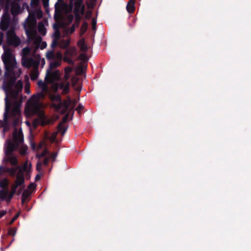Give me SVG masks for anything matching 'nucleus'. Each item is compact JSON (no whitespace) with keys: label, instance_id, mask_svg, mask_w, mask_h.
I'll return each mask as SVG.
<instances>
[{"label":"nucleus","instance_id":"1","mask_svg":"<svg viewBox=\"0 0 251 251\" xmlns=\"http://www.w3.org/2000/svg\"><path fill=\"white\" fill-rule=\"evenodd\" d=\"M2 59L5 68L3 89L9 92L12 99L16 100L19 93L23 89V85L21 80L16 83V76L14 72L16 67V59L10 50L4 51L2 55Z\"/></svg>","mask_w":251,"mask_h":251},{"label":"nucleus","instance_id":"2","mask_svg":"<svg viewBox=\"0 0 251 251\" xmlns=\"http://www.w3.org/2000/svg\"><path fill=\"white\" fill-rule=\"evenodd\" d=\"M36 13L37 17H41L42 15V11L38 9L35 10L33 12H29V21L28 27L25 26V33L27 36V40L28 43L34 40V43L39 46L42 41V38L40 36H37V31L35 28V25L36 23L35 14Z\"/></svg>","mask_w":251,"mask_h":251},{"label":"nucleus","instance_id":"3","mask_svg":"<svg viewBox=\"0 0 251 251\" xmlns=\"http://www.w3.org/2000/svg\"><path fill=\"white\" fill-rule=\"evenodd\" d=\"M45 92L41 91L36 95H33L25 106V112L26 116H31L39 113V101L44 99Z\"/></svg>","mask_w":251,"mask_h":251},{"label":"nucleus","instance_id":"4","mask_svg":"<svg viewBox=\"0 0 251 251\" xmlns=\"http://www.w3.org/2000/svg\"><path fill=\"white\" fill-rule=\"evenodd\" d=\"M6 36L7 42L9 45L18 47L21 44V39L16 36L14 27H12L7 31Z\"/></svg>","mask_w":251,"mask_h":251},{"label":"nucleus","instance_id":"5","mask_svg":"<svg viewBox=\"0 0 251 251\" xmlns=\"http://www.w3.org/2000/svg\"><path fill=\"white\" fill-rule=\"evenodd\" d=\"M60 74L58 71L51 72L50 70L47 71L45 81L48 84L52 83L59 80Z\"/></svg>","mask_w":251,"mask_h":251},{"label":"nucleus","instance_id":"6","mask_svg":"<svg viewBox=\"0 0 251 251\" xmlns=\"http://www.w3.org/2000/svg\"><path fill=\"white\" fill-rule=\"evenodd\" d=\"M10 110V104L8 105L6 101L5 109L3 115V121L0 120V127H3L4 131H6L8 126L9 113Z\"/></svg>","mask_w":251,"mask_h":251},{"label":"nucleus","instance_id":"7","mask_svg":"<svg viewBox=\"0 0 251 251\" xmlns=\"http://www.w3.org/2000/svg\"><path fill=\"white\" fill-rule=\"evenodd\" d=\"M83 0H75L74 5V13L75 15H78V13H81L83 15L85 12V5L83 4Z\"/></svg>","mask_w":251,"mask_h":251},{"label":"nucleus","instance_id":"8","mask_svg":"<svg viewBox=\"0 0 251 251\" xmlns=\"http://www.w3.org/2000/svg\"><path fill=\"white\" fill-rule=\"evenodd\" d=\"M70 102L67 100L61 101L57 104H53V106L57 110H60L62 114H65L67 112L69 107Z\"/></svg>","mask_w":251,"mask_h":251},{"label":"nucleus","instance_id":"9","mask_svg":"<svg viewBox=\"0 0 251 251\" xmlns=\"http://www.w3.org/2000/svg\"><path fill=\"white\" fill-rule=\"evenodd\" d=\"M69 118V114H66L62 118V121L59 122L57 126V128L58 131H59L62 135H64L66 130H67L68 126H66L64 124L67 122Z\"/></svg>","mask_w":251,"mask_h":251},{"label":"nucleus","instance_id":"10","mask_svg":"<svg viewBox=\"0 0 251 251\" xmlns=\"http://www.w3.org/2000/svg\"><path fill=\"white\" fill-rule=\"evenodd\" d=\"M10 18L9 15H4L1 20L0 28L3 30H6L9 26Z\"/></svg>","mask_w":251,"mask_h":251},{"label":"nucleus","instance_id":"11","mask_svg":"<svg viewBox=\"0 0 251 251\" xmlns=\"http://www.w3.org/2000/svg\"><path fill=\"white\" fill-rule=\"evenodd\" d=\"M13 139L14 142L19 144L22 143L24 141V137L21 130L17 132V129L13 132Z\"/></svg>","mask_w":251,"mask_h":251},{"label":"nucleus","instance_id":"12","mask_svg":"<svg viewBox=\"0 0 251 251\" xmlns=\"http://www.w3.org/2000/svg\"><path fill=\"white\" fill-rule=\"evenodd\" d=\"M15 182H16L17 184H18V185H19L20 186L25 185L24 174L22 172L21 169H20L19 171L17 174L16 179L15 180Z\"/></svg>","mask_w":251,"mask_h":251},{"label":"nucleus","instance_id":"13","mask_svg":"<svg viewBox=\"0 0 251 251\" xmlns=\"http://www.w3.org/2000/svg\"><path fill=\"white\" fill-rule=\"evenodd\" d=\"M9 113V117L11 118L13 117H20V110L18 106H15Z\"/></svg>","mask_w":251,"mask_h":251},{"label":"nucleus","instance_id":"14","mask_svg":"<svg viewBox=\"0 0 251 251\" xmlns=\"http://www.w3.org/2000/svg\"><path fill=\"white\" fill-rule=\"evenodd\" d=\"M135 0H130L126 5V10L129 13H132L135 11Z\"/></svg>","mask_w":251,"mask_h":251},{"label":"nucleus","instance_id":"15","mask_svg":"<svg viewBox=\"0 0 251 251\" xmlns=\"http://www.w3.org/2000/svg\"><path fill=\"white\" fill-rule=\"evenodd\" d=\"M31 167V164L30 163L29 164H28V162L26 161L24 163L23 168H21L22 172L24 173L25 172L26 176H27V175H29V173L30 172Z\"/></svg>","mask_w":251,"mask_h":251},{"label":"nucleus","instance_id":"16","mask_svg":"<svg viewBox=\"0 0 251 251\" xmlns=\"http://www.w3.org/2000/svg\"><path fill=\"white\" fill-rule=\"evenodd\" d=\"M20 169H21V168L19 166H16L14 167L7 168V172H8L11 176H15L17 174L18 170L19 172Z\"/></svg>","mask_w":251,"mask_h":251},{"label":"nucleus","instance_id":"17","mask_svg":"<svg viewBox=\"0 0 251 251\" xmlns=\"http://www.w3.org/2000/svg\"><path fill=\"white\" fill-rule=\"evenodd\" d=\"M78 46L82 51H86L88 50L87 45L85 43L84 39H80L77 43Z\"/></svg>","mask_w":251,"mask_h":251},{"label":"nucleus","instance_id":"18","mask_svg":"<svg viewBox=\"0 0 251 251\" xmlns=\"http://www.w3.org/2000/svg\"><path fill=\"white\" fill-rule=\"evenodd\" d=\"M47 83L45 81L44 82L41 80H40L38 81V86L42 89L43 92H47L48 91V86Z\"/></svg>","mask_w":251,"mask_h":251},{"label":"nucleus","instance_id":"19","mask_svg":"<svg viewBox=\"0 0 251 251\" xmlns=\"http://www.w3.org/2000/svg\"><path fill=\"white\" fill-rule=\"evenodd\" d=\"M7 161L13 166H16L18 165V160L16 157L12 155H9L7 158Z\"/></svg>","mask_w":251,"mask_h":251},{"label":"nucleus","instance_id":"20","mask_svg":"<svg viewBox=\"0 0 251 251\" xmlns=\"http://www.w3.org/2000/svg\"><path fill=\"white\" fill-rule=\"evenodd\" d=\"M70 44V40L62 39L60 41V47L62 49H66L69 46Z\"/></svg>","mask_w":251,"mask_h":251},{"label":"nucleus","instance_id":"21","mask_svg":"<svg viewBox=\"0 0 251 251\" xmlns=\"http://www.w3.org/2000/svg\"><path fill=\"white\" fill-rule=\"evenodd\" d=\"M8 189L0 190V199L4 200L8 195Z\"/></svg>","mask_w":251,"mask_h":251},{"label":"nucleus","instance_id":"22","mask_svg":"<svg viewBox=\"0 0 251 251\" xmlns=\"http://www.w3.org/2000/svg\"><path fill=\"white\" fill-rule=\"evenodd\" d=\"M15 149L14 144L11 142H9L8 145L6 153L8 154L9 153V154H11L12 152L14 151Z\"/></svg>","mask_w":251,"mask_h":251},{"label":"nucleus","instance_id":"23","mask_svg":"<svg viewBox=\"0 0 251 251\" xmlns=\"http://www.w3.org/2000/svg\"><path fill=\"white\" fill-rule=\"evenodd\" d=\"M60 62L58 61H53L51 62L50 64V68L49 70H52L60 66Z\"/></svg>","mask_w":251,"mask_h":251},{"label":"nucleus","instance_id":"24","mask_svg":"<svg viewBox=\"0 0 251 251\" xmlns=\"http://www.w3.org/2000/svg\"><path fill=\"white\" fill-rule=\"evenodd\" d=\"M88 28V23L84 21L83 22L80 28V34L82 35L87 31Z\"/></svg>","mask_w":251,"mask_h":251},{"label":"nucleus","instance_id":"25","mask_svg":"<svg viewBox=\"0 0 251 251\" xmlns=\"http://www.w3.org/2000/svg\"><path fill=\"white\" fill-rule=\"evenodd\" d=\"M46 57L48 60H52L55 58V55L53 50H50L47 52Z\"/></svg>","mask_w":251,"mask_h":251},{"label":"nucleus","instance_id":"26","mask_svg":"<svg viewBox=\"0 0 251 251\" xmlns=\"http://www.w3.org/2000/svg\"><path fill=\"white\" fill-rule=\"evenodd\" d=\"M38 31L42 35H45L46 33V29L42 23L39 24Z\"/></svg>","mask_w":251,"mask_h":251},{"label":"nucleus","instance_id":"27","mask_svg":"<svg viewBox=\"0 0 251 251\" xmlns=\"http://www.w3.org/2000/svg\"><path fill=\"white\" fill-rule=\"evenodd\" d=\"M7 186L8 181L6 179L0 181V188H2V189H8Z\"/></svg>","mask_w":251,"mask_h":251},{"label":"nucleus","instance_id":"28","mask_svg":"<svg viewBox=\"0 0 251 251\" xmlns=\"http://www.w3.org/2000/svg\"><path fill=\"white\" fill-rule=\"evenodd\" d=\"M30 77L32 80H36L38 77V72L37 71L32 72L30 74Z\"/></svg>","mask_w":251,"mask_h":251},{"label":"nucleus","instance_id":"29","mask_svg":"<svg viewBox=\"0 0 251 251\" xmlns=\"http://www.w3.org/2000/svg\"><path fill=\"white\" fill-rule=\"evenodd\" d=\"M29 60V58H26V57H23L22 59V65L24 67H26L29 68V63L28 60Z\"/></svg>","mask_w":251,"mask_h":251},{"label":"nucleus","instance_id":"30","mask_svg":"<svg viewBox=\"0 0 251 251\" xmlns=\"http://www.w3.org/2000/svg\"><path fill=\"white\" fill-rule=\"evenodd\" d=\"M30 52V49L27 47L22 50L23 57H26Z\"/></svg>","mask_w":251,"mask_h":251},{"label":"nucleus","instance_id":"31","mask_svg":"<svg viewBox=\"0 0 251 251\" xmlns=\"http://www.w3.org/2000/svg\"><path fill=\"white\" fill-rule=\"evenodd\" d=\"M63 94H67L70 91V83L69 82H67L66 83V86L63 88Z\"/></svg>","mask_w":251,"mask_h":251},{"label":"nucleus","instance_id":"32","mask_svg":"<svg viewBox=\"0 0 251 251\" xmlns=\"http://www.w3.org/2000/svg\"><path fill=\"white\" fill-rule=\"evenodd\" d=\"M28 61L29 63V68L35 65H38V63L36 62V61L32 58H29Z\"/></svg>","mask_w":251,"mask_h":251},{"label":"nucleus","instance_id":"33","mask_svg":"<svg viewBox=\"0 0 251 251\" xmlns=\"http://www.w3.org/2000/svg\"><path fill=\"white\" fill-rule=\"evenodd\" d=\"M48 153V151L46 149H45L41 153L37 154V157L39 158L43 157L46 156Z\"/></svg>","mask_w":251,"mask_h":251},{"label":"nucleus","instance_id":"34","mask_svg":"<svg viewBox=\"0 0 251 251\" xmlns=\"http://www.w3.org/2000/svg\"><path fill=\"white\" fill-rule=\"evenodd\" d=\"M30 194L31 192L28 190L26 189L24 190L22 197H24V198L27 199Z\"/></svg>","mask_w":251,"mask_h":251},{"label":"nucleus","instance_id":"35","mask_svg":"<svg viewBox=\"0 0 251 251\" xmlns=\"http://www.w3.org/2000/svg\"><path fill=\"white\" fill-rule=\"evenodd\" d=\"M16 230L17 229L16 227L10 228L8 231V234L9 235H12L14 236L16 234Z\"/></svg>","mask_w":251,"mask_h":251},{"label":"nucleus","instance_id":"36","mask_svg":"<svg viewBox=\"0 0 251 251\" xmlns=\"http://www.w3.org/2000/svg\"><path fill=\"white\" fill-rule=\"evenodd\" d=\"M20 117L11 118L13 120V125L14 126H16L19 122Z\"/></svg>","mask_w":251,"mask_h":251},{"label":"nucleus","instance_id":"37","mask_svg":"<svg viewBox=\"0 0 251 251\" xmlns=\"http://www.w3.org/2000/svg\"><path fill=\"white\" fill-rule=\"evenodd\" d=\"M39 0H31L30 6L32 7H37L39 4Z\"/></svg>","mask_w":251,"mask_h":251},{"label":"nucleus","instance_id":"38","mask_svg":"<svg viewBox=\"0 0 251 251\" xmlns=\"http://www.w3.org/2000/svg\"><path fill=\"white\" fill-rule=\"evenodd\" d=\"M19 186H20L14 182V184L11 187V191L10 192L15 194L16 190Z\"/></svg>","mask_w":251,"mask_h":251},{"label":"nucleus","instance_id":"39","mask_svg":"<svg viewBox=\"0 0 251 251\" xmlns=\"http://www.w3.org/2000/svg\"><path fill=\"white\" fill-rule=\"evenodd\" d=\"M19 186H20L14 182V184L11 187V191L10 192L15 194L16 190Z\"/></svg>","mask_w":251,"mask_h":251},{"label":"nucleus","instance_id":"40","mask_svg":"<svg viewBox=\"0 0 251 251\" xmlns=\"http://www.w3.org/2000/svg\"><path fill=\"white\" fill-rule=\"evenodd\" d=\"M19 186H20L14 182V184L11 187V191L10 192L15 194L16 190Z\"/></svg>","mask_w":251,"mask_h":251},{"label":"nucleus","instance_id":"41","mask_svg":"<svg viewBox=\"0 0 251 251\" xmlns=\"http://www.w3.org/2000/svg\"><path fill=\"white\" fill-rule=\"evenodd\" d=\"M15 194H14L13 193H11V192H10L9 193V192H8V195H7L6 196V201L7 202L8 201H10L11 200V199L13 198L14 195Z\"/></svg>","mask_w":251,"mask_h":251},{"label":"nucleus","instance_id":"42","mask_svg":"<svg viewBox=\"0 0 251 251\" xmlns=\"http://www.w3.org/2000/svg\"><path fill=\"white\" fill-rule=\"evenodd\" d=\"M52 100H55V101H57V102H58V103L62 101L61 97L59 95L54 96L53 97Z\"/></svg>","mask_w":251,"mask_h":251},{"label":"nucleus","instance_id":"43","mask_svg":"<svg viewBox=\"0 0 251 251\" xmlns=\"http://www.w3.org/2000/svg\"><path fill=\"white\" fill-rule=\"evenodd\" d=\"M19 213H17L16 215H15L12 219L10 220L9 222V225H12L18 218L19 216Z\"/></svg>","mask_w":251,"mask_h":251},{"label":"nucleus","instance_id":"44","mask_svg":"<svg viewBox=\"0 0 251 251\" xmlns=\"http://www.w3.org/2000/svg\"><path fill=\"white\" fill-rule=\"evenodd\" d=\"M20 7H15L14 6H12L11 8V12L13 14H14L15 13H18Z\"/></svg>","mask_w":251,"mask_h":251},{"label":"nucleus","instance_id":"45","mask_svg":"<svg viewBox=\"0 0 251 251\" xmlns=\"http://www.w3.org/2000/svg\"><path fill=\"white\" fill-rule=\"evenodd\" d=\"M42 163L40 162H38L36 165V170L37 171L40 172L42 170Z\"/></svg>","mask_w":251,"mask_h":251},{"label":"nucleus","instance_id":"46","mask_svg":"<svg viewBox=\"0 0 251 251\" xmlns=\"http://www.w3.org/2000/svg\"><path fill=\"white\" fill-rule=\"evenodd\" d=\"M96 25H97V21L96 19L93 18L92 19V29L95 30L96 28Z\"/></svg>","mask_w":251,"mask_h":251},{"label":"nucleus","instance_id":"47","mask_svg":"<svg viewBox=\"0 0 251 251\" xmlns=\"http://www.w3.org/2000/svg\"><path fill=\"white\" fill-rule=\"evenodd\" d=\"M84 108L83 106L81 104H79L76 109V110L77 111L78 113H80L81 111L83 110Z\"/></svg>","mask_w":251,"mask_h":251},{"label":"nucleus","instance_id":"48","mask_svg":"<svg viewBox=\"0 0 251 251\" xmlns=\"http://www.w3.org/2000/svg\"><path fill=\"white\" fill-rule=\"evenodd\" d=\"M79 58L83 61L87 60V56L84 53H81L79 55Z\"/></svg>","mask_w":251,"mask_h":251},{"label":"nucleus","instance_id":"49","mask_svg":"<svg viewBox=\"0 0 251 251\" xmlns=\"http://www.w3.org/2000/svg\"><path fill=\"white\" fill-rule=\"evenodd\" d=\"M36 184L34 183H30L28 186V188L29 189H31V190H34L36 188Z\"/></svg>","mask_w":251,"mask_h":251},{"label":"nucleus","instance_id":"50","mask_svg":"<svg viewBox=\"0 0 251 251\" xmlns=\"http://www.w3.org/2000/svg\"><path fill=\"white\" fill-rule=\"evenodd\" d=\"M49 160H50V158L49 157H46L44 161H43V164L45 166H48V164H49Z\"/></svg>","mask_w":251,"mask_h":251},{"label":"nucleus","instance_id":"51","mask_svg":"<svg viewBox=\"0 0 251 251\" xmlns=\"http://www.w3.org/2000/svg\"><path fill=\"white\" fill-rule=\"evenodd\" d=\"M75 49H72V50L68 49L66 50V53L70 54L71 55H73V54L75 53Z\"/></svg>","mask_w":251,"mask_h":251},{"label":"nucleus","instance_id":"52","mask_svg":"<svg viewBox=\"0 0 251 251\" xmlns=\"http://www.w3.org/2000/svg\"><path fill=\"white\" fill-rule=\"evenodd\" d=\"M56 156H57L56 153H53L50 155V157L49 158H50L51 159H52L53 161H54L56 158Z\"/></svg>","mask_w":251,"mask_h":251},{"label":"nucleus","instance_id":"53","mask_svg":"<svg viewBox=\"0 0 251 251\" xmlns=\"http://www.w3.org/2000/svg\"><path fill=\"white\" fill-rule=\"evenodd\" d=\"M55 40H58L60 37V33L59 32V31L58 30L56 31L55 33Z\"/></svg>","mask_w":251,"mask_h":251},{"label":"nucleus","instance_id":"54","mask_svg":"<svg viewBox=\"0 0 251 251\" xmlns=\"http://www.w3.org/2000/svg\"><path fill=\"white\" fill-rule=\"evenodd\" d=\"M17 68V67L16 66V68L14 69V75L15 76H16V77H19L22 72L21 70L20 69H18V73H17V74H15V72H16V70H15Z\"/></svg>","mask_w":251,"mask_h":251},{"label":"nucleus","instance_id":"55","mask_svg":"<svg viewBox=\"0 0 251 251\" xmlns=\"http://www.w3.org/2000/svg\"><path fill=\"white\" fill-rule=\"evenodd\" d=\"M57 45V40L54 39L51 43V47L54 48Z\"/></svg>","mask_w":251,"mask_h":251},{"label":"nucleus","instance_id":"56","mask_svg":"<svg viewBox=\"0 0 251 251\" xmlns=\"http://www.w3.org/2000/svg\"><path fill=\"white\" fill-rule=\"evenodd\" d=\"M43 4L45 7L49 6V0H43Z\"/></svg>","mask_w":251,"mask_h":251},{"label":"nucleus","instance_id":"57","mask_svg":"<svg viewBox=\"0 0 251 251\" xmlns=\"http://www.w3.org/2000/svg\"><path fill=\"white\" fill-rule=\"evenodd\" d=\"M41 175L40 174H37L35 177V181H39L41 178Z\"/></svg>","mask_w":251,"mask_h":251},{"label":"nucleus","instance_id":"58","mask_svg":"<svg viewBox=\"0 0 251 251\" xmlns=\"http://www.w3.org/2000/svg\"><path fill=\"white\" fill-rule=\"evenodd\" d=\"M25 188V185L20 186V188L18 192V194L20 195L22 193V192L24 190Z\"/></svg>","mask_w":251,"mask_h":251},{"label":"nucleus","instance_id":"59","mask_svg":"<svg viewBox=\"0 0 251 251\" xmlns=\"http://www.w3.org/2000/svg\"><path fill=\"white\" fill-rule=\"evenodd\" d=\"M6 213L7 212L5 210H0V218L5 215Z\"/></svg>","mask_w":251,"mask_h":251},{"label":"nucleus","instance_id":"60","mask_svg":"<svg viewBox=\"0 0 251 251\" xmlns=\"http://www.w3.org/2000/svg\"><path fill=\"white\" fill-rule=\"evenodd\" d=\"M72 71V69L70 67H68L66 69H65V76H66L67 74H69Z\"/></svg>","mask_w":251,"mask_h":251},{"label":"nucleus","instance_id":"61","mask_svg":"<svg viewBox=\"0 0 251 251\" xmlns=\"http://www.w3.org/2000/svg\"><path fill=\"white\" fill-rule=\"evenodd\" d=\"M47 47V43L46 42H43L41 44V49L43 50Z\"/></svg>","mask_w":251,"mask_h":251},{"label":"nucleus","instance_id":"62","mask_svg":"<svg viewBox=\"0 0 251 251\" xmlns=\"http://www.w3.org/2000/svg\"><path fill=\"white\" fill-rule=\"evenodd\" d=\"M39 124V118L34 120L33 125L34 126H36Z\"/></svg>","mask_w":251,"mask_h":251},{"label":"nucleus","instance_id":"63","mask_svg":"<svg viewBox=\"0 0 251 251\" xmlns=\"http://www.w3.org/2000/svg\"><path fill=\"white\" fill-rule=\"evenodd\" d=\"M59 131H58L57 132H53L52 134V138L53 139V140H54L55 139V138H56V136H57V133Z\"/></svg>","mask_w":251,"mask_h":251},{"label":"nucleus","instance_id":"64","mask_svg":"<svg viewBox=\"0 0 251 251\" xmlns=\"http://www.w3.org/2000/svg\"><path fill=\"white\" fill-rule=\"evenodd\" d=\"M66 86V84L64 82H61L59 84V88L60 89H63V88Z\"/></svg>","mask_w":251,"mask_h":251}]
</instances>
